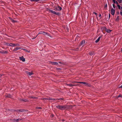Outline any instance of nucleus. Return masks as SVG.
<instances>
[{
  "label": "nucleus",
  "instance_id": "27",
  "mask_svg": "<svg viewBox=\"0 0 122 122\" xmlns=\"http://www.w3.org/2000/svg\"><path fill=\"white\" fill-rule=\"evenodd\" d=\"M11 21L13 23H14V22H16V21L14 20L13 19H11Z\"/></svg>",
  "mask_w": 122,
  "mask_h": 122
},
{
  "label": "nucleus",
  "instance_id": "8",
  "mask_svg": "<svg viewBox=\"0 0 122 122\" xmlns=\"http://www.w3.org/2000/svg\"><path fill=\"white\" fill-rule=\"evenodd\" d=\"M111 14L112 15H114L115 14V10L113 8H112L111 9Z\"/></svg>",
  "mask_w": 122,
  "mask_h": 122
},
{
  "label": "nucleus",
  "instance_id": "25",
  "mask_svg": "<svg viewBox=\"0 0 122 122\" xmlns=\"http://www.w3.org/2000/svg\"><path fill=\"white\" fill-rule=\"evenodd\" d=\"M63 100V99L62 98H60V99H55V100Z\"/></svg>",
  "mask_w": 122,
  "mask_h": 122
},
{
  "label": "nucleus",
  "instance_id": "55",
  "mask_svg": "<svg viewBox=\"0 0 122 122\" xmlns=\"http://www.w3.org/2000/svg\"><path fill=\"white\" fill-rule=\"evenodd\" d=\"M41 33H43L42 32H41Z\"/></svg>",
  "mask_w": 122,
  "mask_h": 122
},
{
  "label": "nucleus",
  "instance_id": "9",
  "mask_svg": "<svg viewBox=\"0 0 122 122\" xmlns=\"http://www.w3.org/2000/svg\"><path fill=\"white\" fill-rule=\"evenodd\" d=\"M66 105L62 106L61 105V110H64L65 109L66 110Z\"/></svg>",
  "mask_w": 122,
  "mask_h": 122
},
{
  "label": "nucleus",
  "instance_id": "5",
  "mask_svg": "<svg viewBox=\"0 0 122 122\" xmlns=\"http://www.w3.org/2000/svg\"><path fill=\"white\" fill-rule=\"evenodd\" d=\"M85 43V41L84 40L82 41L81 42V44L80 45V46H81L82 47H83L84 46Z\"/></svg>",
  "mask_w": 122,
  "mask_h": 122
},
{
  "label": "nucleus",
  "instance_id": "13",
  "mask_svg": "<svg viewBox=\"0 0 122 122\" xmlns=\"http://www.w3.org/2000/svg\"><path fill=\"white\" fill-rule=\"evenodd\" d=\"M20 46V45L17 44L12 43V46Z\"/></svg>",
  "mask_w": 122,
  "mask_h": 122
},
{
  "label": "nucleus",
  "instance_id": "36",
  "mask_svg": "<svg viewBox=\"0 0 122 122\" xmlns=\"http://www.w3.org/2000/svg\"><path fill=\"white\" fill-rule=\"evenodd\" d=\"M112 5H113V7L114 8H115V5L114 4H112Z\"/></svg>",
  "mask_w": 122,
  "mask_h": 122
},
{
  "label": "nucleus",
  "instance_id": "48",
  "mask_svg": "<svg viewBox=\"0 0 122 122\" xmlns=\"http://www.w3.org/2000/svg\"><path fill=\"white\" fill-rule=\"evenodd\" d=\"M105 7H107V4H106L105 5Z\"/></svg>",
  "mask_w": 122,
  "mask_h": 122
},
{
  "label": "nucleus",
  "instance_id": "12",
  "mask_svg": "<svg viewBox=\"0 0 122 122\" xmlns=\"http://www.w3.org/2000/svg\"><path fill=\"white\" fill-rule=\"evenodd\" d=\"M21 120V119L18 118V119H13V121L14 122H18L19 120Z\"/></svg>",
  "mask_w": 122,
  "mask_h": 122
},
{
  "label": "nucleus",
  "instance_id": "4",
  "mask_svg": "<svg viewBox=\"0 0 122 122\" xmlns=\"http://www.w3.org/2000/svg\"><path fill=\"white\" fill-rule=\"evenodd\" d=\"M66 109H70L72 108V107L71 105H66Z\"/></svg>",
  "mask_w": 122,
  "mask_h": 122
},
{
  "label": "nucleus",
  "instance_id": "3",
  "mask_svg": "<svg viewBox=\"0 0 122 122\" xmlns=\"http://www.w3.org/2000/svg\"><path fill=\"white\" fill-rule=\"evenodd\" d=\"M61 9L62 8L60 6H58L57 7H55L54 10H61Z\"/></svg>",
  "mask_w": 122,
  "mask_h": 122
},
{
  "label": "nucleus",
  "instance_id": "19",
  "mask_svg": "<svg viewBox=\"0 0 122 122\" xmlns=\"http://www.w3.org/2000/svg\"><path fill=\"white\" fill-rule=\"evenodd\" d=\"M29 97L30 98H31L33 99H36L38 98V97H33L32 96H29Z\"/></svg>",
  "mask_w": 122,
  "mask_h": 122
},
{
  "label": "nucleus",
  "instance_id": "49",
  "mask_svg": "<svg viewBox=\"0 0 122 122\" xmlns=\"http://www.w3.org/2000/svg\"><path fill=\"white\" fill-rule=\"evenodd\" d=\"M2 76V75H0V78Z\"/></svg>",
  "mask_w": 122,
  "mask_h": 122
},
{
  "label": "nucleus",
  "instance_id": "47",
  "mask_svg": "<svg viewBox=\"0 0 122 122\" xmlns=\"http://www.w3.org/2000/svg\"><path fill=\"white\" fill-rule=\"evenodd\" d=\"M51 116H52V117H53V116H54V115H51Z\"/></svg>",
  "mask_w": 122,
  "mask_h": 122
},
{
  "label": "nucleus",
  "instance_id": "33",
  "mask_svg": "<svg viewBox=\"0 0 122 122\" xmlns=\"http://www.w3.org/2000/svg\"><path fill=\"white\" fill-rule=\"evenodd\" d=\"M93 53L90 52L89 53V54L91 56L92 55H93Z\"/></svg>",
  "mask_w": 122,
  "mask_h": 122
},
{
  "label": "nucleus",
  "instance_id": "45",
  "mask_svg": "<svg viewBox=\"0 0 122 122\" xmlns=\"http://www.w3.org/2000/svg\"><path fill=\"white\" fill-rule=\"evenodd\" d=\"M116 3L117 4V5H118V3H117V1H116Z\"/></svg>",
  "mask_w": 122,
  "mask_h": 122
},
{
  "label": "nucleus",
  "instance_id": "52",
  "mask_svg": "<svg viewBox=\"0 0 122 122\" xmlns=\"http://www.w3.org/2000/svg\"><path fill=\"white\" fill-rule=\"evenodd\" d=\"M2 52V51H0V53H1V52Z\"/></svg>",
  "mask_w": 122,
  "mask_h": 122
},
{
  "label": "nucleus",
  "instance_id": "56",
  "mask_svg": "<svg viewBox=\"0 0 122 122\" xmlns=\"http://www.w3.org/2000/svg\"><path fill=\"white\" fill-rule=\"evenodd\" d=\"M59 62L60 63H61V62Z\"/></svg>",
  "mask_w": 122,
  "mask_h": 122
},
{
  "label": "nucleus",
  "instance_id": "16",
  "mask_svg": "<svg viewBox=\"0 0 122 122\" xmlns=\"http://www.w3.org/2000/svg\"><path fill=\"white\" fill-rule=\"evenodd\" d=\"M56 107L59 109L61 110V105H58L56 106Z\"/></svg>",
  "mask_w": 122,
  "mask_h": 122
},
{
  "label": "nucleus",
  "instance_id": "46",
  "mask_svg": "<svg viewBox=\"0 0 122 122\" xmlns=\"http://www.w3.org/2000/svg\"><path fill=\"white\" fill-rule=\"evenodd\" d=\"M119 87L122 88V86H121L120 87Z\"/></svg>",
  "mask_w": 122,
  "mask_h": 122
},
{
  "label": "nucleus",
  "instance_id": "31",
  "mask_svg": "<svg viewBox=\"0 0 122 122\" xmlns=\"http://www.w3.org/2000/svg\"><path fill=\"white\" fill-rule=\"evenodd\" d=\"M117 0L120 3H121L122 2V0Z\"/></svg>",
  "mask_w": 122,
  "mask_h": 122
},
{
  "label": "nucleus",
  "instance_id": "37",
  "mask_svg": "<svg viewBox=\"0 0 122 122\" xmlns=\"http://www.w3.org/2000/svg\"><path fill=\"white\" fill-rule=\"evenodd\" d=\"M120 15H121L122 16V11H121L120 12Z\"/></svg>",
  "mask_w": 122,
  "mask_h": 122
},
{
  "label": "nucleus",
  "instance_id": "28",
  "mask_svg": "<svg viewBox=\"0 0 122 122\" xmlns=\"http://www.w3.org/2000/svg\"><path fill=\"white\" fill-rule=\"evenodd\" d=\"M118 97H121L122 98V95L120 94L118 96Z\"/></svg>",
  "mask_w": 122,
  "mask_h": 122
},
{
  "label": "nucleus",
  "instance_id": "10",
  "mask_svg": "<svg viewBox=\"0 0 122 122\" xmlns=\"http://www.w3.org/2000/svg\"><path fill=\"white\" fill-rule=\"evenodd\" d=\"M66 85L67 86H69L72 87L73 86H76L78 85H76V84H66Z\"/></svg>",
  "mask_w": 122,
  "mask_h": 122
},
{
  "label": "nucleus",
  "instance_id": "18",
  "mask_svg": "<svg viewBox=\"0 0 122 122\" xmlns=\"http://www.w3.org/2000/svg\"><path fill=\"white\" fill-rule=\"evenodd\" d=\"M51 64L52 65H58V63L56 62H51Z\"/></svg>",
  "mask_w": 122,
  "mask_h": 122
},
{
  "label": "nucleus",
  "instance_id": "29",
  "mask_svg": "<svg viewBox=\"0 0 122 122\" xmlns=\"http://www.w3.org/2000/svg\"><path fill=\"white\" fill-rule=\"evenodd\" d=\"M42 100H48V98H44L43 99H42Z\"/></svg>",
  "mask_w": 122,
  "mask_h": 122
},
{
  "label": "nucleus",
  "instance_id": "6",
  "mask_svg": "<svg viewBox=\"0 0 122 122\" xmlns=\"http://www.w3.org/2000/svg\"><path fill=\"white\" fill-rule=\"evenodd\" d=\"M19 59L20 60H22L23 62H25V59L24 58L23 56H22L21 57H20Z\"/></svg>",
  "mask_w": 122,
  "mask_h": 122
},
{
  "label": "nucleus",
  "instance_id": "21",
  "mask_svg": "<svg viewBox=\"0 0 122 122\" xmlns=\"http://www.w3.org/2000/svg\"><path fill=\"white\" fill-rule=\"evenodd\" d=\"M42 33H42V34H43L44 35H47V36H49V34L46 32H42Z\"/></svg>",
  "mask_w": 122,
  "mask_h": 122
},
{
  "label": "nucleus",
  "instance_id": "26",
  "mask_svg": "<svg viewBox=\"0 0 122 122\" xmlns=\"http://www.w3.org/2000/svg\"><path fill=\"white\" fill-rule=\"evenodd\" d=\"M117 6L118 8V9L120 10L121 9V7L120 5H117Z\"/></svg>",
  "mask_w": 122,
  "mask_h": 122
},
{
  "label": "nucleus",
  "instance_id": "51",
  "mask_svg": "<svg viewBox=\"0 0 122 122\" xmlns=\"http://www.w3.org/2000/svg\"><path fill=\"white\" fill-rule=\"evenodd\" d=\"M42 34V33H39L38 34Z\"/></svg>",
  "mask_w": 122,
  "mask_h": 122
},
{
  "label": "nucleus",
  "instance_id": "44",
  "mask_svg": "<svg viewBox=\"0 0 122 122\" xmlns=\"http://www.w3.org/2000/svg\"><path fill=\"white\" fill-rule=\"evenodd\" d=\"M27 52H28V53H30V51H28L27 50Z\"/></svg>",
  "mask_w": 122,
  "mask_h": 122
},
{
  "label": "nucleus",
  "instance_id": "40",
  "mask_svg": "<svg viewBox=\"0 0 122 122\" xmlns=\"http://www.w3.org/2000/svg\"><path fill=\"white\" fill-rule=\"evenodd\" d=\"M66 30H67V31H69V29L67 28H66Z\"/></svg>",
  "mask_w": 122,
  "mask_h": 122
},
{
  "label": "nucleus",
  "instance_id": "43",
  "mask_svg": "<svg viewBox=\"0 0 122 122\" xmlns=\"http://www.w3.org/2000/svg\"><path fill=\"white\" fill-rule=\"evenodd\" d=\"M101 16V15L100 14H99V16L100 17Z\"/></svg>",
  "mask_w": 122,
  "mask_h": 122
},
{
  "label": "nucleus",
  "instance_id": "39",
  "mask_svg": "<svg viewBox=\"0 0 122 122\" xmlns=\"http://www.w3.org/2000/svg\"><path fill=\"white\" fill-rule=\"evenodd\" d=\"M40 0H33V1H38Z\"/></svg>",
  "mask_w": 122,
  "mask_h": 122
},
{
  "label": "nucleus",
  "instance_id": "32",
  "mask_svg": "<svg viewBox=\"0 0 122 122\" xmlns=\"http://www.w3.org/2000/svg\"><path fill=\"white\" fill-rule=\"evenodd\" d=\"M22 50H23L24 51H25L26 52H27V50L26 49H22Z\"/></svg>",
  "mask_w": 122,
  "mask_h": 122
},
{
  "label": "nucleus",
  "instance_id": "14",
  "mask_svg": "<svg viewBox=\"0 0 122 122\" xmlns=\"http://www.w3.org/2000/svg\"><path fill=\"white\" fill-rule=\"evenodd\" d=\"M102 37V36H100L95 41V42L96 43H97L98 42V41L100 40V39H101V38Z\"/></svg>",
  "mask_w": 122,
  "mask_h": 122
},
{
  "label": "nucleus",
  "instance_id": "30",
  "mask_svg": "<svg viewBox=\"0 0 122 122\" xmlns=\"http://www.w3.org/2000/svg\"><path fill=\"white\" fill-rule=\"evenodd\" d=\"M119 19V17L118 16H117V19H116V20L117 21Z\"/></svg>",
  "mask_w": 122,
  "mask_h": 122
},
{
  "label": "nucleus",
  "instance_id": "50",
  "mask_svg": "<svg viewBox=\"0 0 122 122\" xmlns=\"http://www.w3.org/2000/svg\"><path fill=\"white\" fill-rule=\"evenodd\" d=\"M37 36V35L36 36V37H35L34 38H32V39H34Z\"/></svg>",
  "mask_w": 122,
  "mask_h": 122
},
{
  "label": "nucleus",
  "instance_id": "15",
  "mask_svg": "<svg viewBox=\"0 0 122 122\" xmlns=\"http://www.w3.org/2000/svg\"><path fill=\"white\" fill-rule=\"evenodd\" d=\"M21 48L20 47H17L16 48L14 49V50L13 51H17V50L21 49Z\"/></svg>",
  "mask_w": 122,
  "mask_h": 122
},
{
  "label": "nucleus",
  "instance_id": "24",
  "mask_svg": "<svg viewBox=\"0 0 122 122\" xmlns=\"http://www.w3.org/2000/svg\"><path fill=\"white\" fill-rule=\"evenodd\" d=\"M1 52V53H2V54H5V53H8V51H2V52Z\"/></svg>",
  "mask_w": 122,
  "mask_h": 122
},
{
  "label": "nucleus",
  "instance_id": "42",
  "mask_svg": "<svg viewBox=\"0 0 122 122\" xmlns=\"http://www.w3.org/2000/svg\"><path fill=\"white\" fill-rule=\"evenodd\" d=\"M93 13L95 14V15H96L97 14V13H96L95 12H93Z\"/></svg>",
  "mask_w": 122,
  "mask_h": 122
},
{
  "label": "nucleus",
  "instance_id": "54",
  "mask_svg": "<svg viewBox=\"0 0 122 122\" xmlns=\"http://www.w3.org/2000/svg\"><path fill=\"white\" fill-rule=\"evenodd\" d=\"M121 51H122V48L121 49Z\"/></svg>",
  "mask_w": 122,
  "mask_h": 122
},
{
  "label": "nucleus",
  "instance_id": "17",
  "mask_svg": "<svg viewBox=\"0 0 122 122\" xmlns=\"http://www.w3.org/2000/svg\"><path fill=\"white\" fill-rule=\"evenodd\" d=\"M20 100L21 101H23L25 102H28L29 100L26 99H20Z\"/></svg>",
  "mask_w": 122,
  "mask_h": 122
},
{
  "label": "nucleus",
  "instance_id": "34",
  "mask_svg": "<svg viewBox=\"0 0 122 122\" xmlns=\"http://www.w3.org/2000/svg\"><path fill=\"white\" fill-rule=\"evenodd\" d=\"M36 108L37 109H41V108L40 107H36Z\"/></svg>",
  "mask_w": 122,
  "mask_h": 122
},
{
  "label": "nucleus",
  "instance_id": "22",
  "mask_svg": "<svg viewBox=\"0 0 122 122\" xmlns=\"http://www.w3.org/2000/svg\"><path fill=\"white\" fill-rule=\"evenodd\" d=\"M18 112H23L25 111V110L23 109H20L18 110Z\"/></svg>",
  "mask_w": 122,
  "mask_h": 122
},
{
  "label": "nucleus",
  "instance_id": "53",
  "mask_svg": "<svg viewBox=\"0 0 122 122\" xmlns=\"http://www.w3.org/2000/svg\"><path fill=\"white\" fill-rule=\"evenodd\" d=\"M121 8L122 10V7H121Z\"/></svg>",
  "mask_w": 122,
  "mask_h": 122
},
{
  "label": "nucleus",
  "instance_id": "11",
  "mask_svg": "<svg viewBox=\"0 0 122 122\" xmlns=\"http://www.w3.org/2000/svg\"><path fill=\"white\" fill-rule=\"evenodd\" d=\"M26 73L30 76L33 74V73L32 72H30L28 71H27Z\"/></svg>",
  "mask_w": 122,
  "mask_h": 122
},
{
  "label": "nucleus",
  "instance_id": "23",
  "mask_svg": "<svg viewBox=\"0 0 122 122\" xmlns=\"http://www.w3.org/2000/svg\"><path fill=\"white\" fill-rule=\"evenodd\" d=\"M106 31L108 33H110L111 31V30L109 29H107L106 28Z\"/></svg>",
  "mask_w": 122,
  "mask_h": 122
},
{
  "label": "nucleus",
  "instance_id": "7",
  "mask_svg": "<svg viewBox=\"0 0 122 122\" xmlns=\"http://www.w3.org/2000/svg\"><path fill=\"white\" fill-rule=\"evenodd\" d=\"M5 45H6L9 46H12V43H5Z\"/></svg>",
  "mask_w": 122,
  "mask_h": 122
},
{
  "label": "nucleus",
  "instance_id": "38",
  "mask_svg": "<svg viewBox=\"0 0 122 122\" xmlns=\"http://www.w3.org/2000/svg\"><path fill=\"white\" fill-rule=\"evenodd\" d=\"M117 15H118L119 14V11H117Z\"/></svg>",
  "mask_w": 122,
  "mask_h": 122
},
{
  "label": "nucleus",
  "instance_id": "20",
  "mask_svg": "<svg viewBox=\"0 0 122 122\" xmlns=\"http://www.w3.org/2000/svg\"><path fill=\"white\" fill-rule=\"evenodd\" d=\"M48 100H55V99L50 97L48 98Z\"/></svg>",
  "mask_w": 122,
  "mask_h": 122
},
{
  "label": "nucleus",
  "instance_id": "41",
  "mask_svg": "<svg viewBox=\"0 0 122 122\" xmlns=\"http://www.w3.org/2000/svg\"><path fill=\"white\" fill-rule=\"evenodd\" d=\"M110 14H109V18L110 19Z\"/></svg>",
  "mask_w": 122,
  "mask_h": 122
},
{
  "label": "nucleus",
  "instance_id": "35",
  "mask_svg": "<svg viewBox=\"0 0 122 122\" xmlns=\"http://www.w3.org/2000/svg\"><path fill=\"white\" fill-rule=\"evenodd\" d=\"M114 2V3L115 4L117 1H116L115 0H112Z\"/></svg>",
  "mask_w": 122,
  "mask_h": 122
},
{
  "label": "nucleus",
  "instance_id": "2",
  "mask_svg": "<svg viewBox=\"0 0 122 122\" xmlns=\"http://www.w3.org/2000/svg\"><path fill=\"white\" fill-rule=\"evenodd\" d=\"M77 83H82L84 84L85 86H90V85L87 82H77Z\"/></svg>",
  "mask_w": 122,
  "mask_h": 122
},
{
  "label": "nucleus",
  "instance_id": "1",
  "mask_svg": "<svg viewBox=\"0 0 122 122\" xmlns=\"http://www.w3.org/2000/svg\"><path fill=\"white\" fill-rule=\"evenodd\" d=\"M47 10L49 12H51L54 14H55L58 15H59L60 14V13L56 12L55 11H54V10L50 9H47Z\"/></svg>",
  "mask_w": 122,
  "mask_h": 122
}]
</instances>
